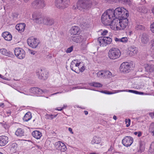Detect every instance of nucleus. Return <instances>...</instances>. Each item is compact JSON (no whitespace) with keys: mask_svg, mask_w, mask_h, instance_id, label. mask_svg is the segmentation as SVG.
Segmentation results:
<instances>
[{"mask_svg":"<svg viewBox=\"0 0 154 154\" xmlns=\"http://www.w3.org/2000/svg\"><path fill=\"white\" fill-rule=\"evenodd\" d=\"M97 41L100 44V46H103L104 45L105 46V41L103 37L99 38Z\"/></svg>","mask_w":154,"mask_h":154,"instance_id":"37","label":"nucleus"},{"mask_svg":"<svg viewBox=\"0 0 154 154\" xmlns=\"http://www.w3.org/2000/svg\"><path fill=\"white\" fill-rule=\"evenodd\" d=\"M122 9H124V10H126L125 8H124L122 7H118L117 8L115 9V10H122Z\"/></svg>","mask_w":154,"mask_h":154,"instance_id":"55","label":"nucleus"},{"mask_svg":"<svg viewBox=\"0 0 154 154\" xmlns=\"http://www.w3.org/2000/svg\"><path fill=\"white\" fill-rule=\"evenodd\" d=\"M55 146L57 149L60 150L61 152H64L67 149L66 146L65 144L60 141L55 143Z\"/></svg>","mask_w":154,"mask_h":154,"instance_id":"11","label":"nucleus"},{"mask_svg":"<svg viewBox=\"0 0 154 154\" xmlns=\"http://www.w3.org/2000/svg\"><path fill=\"white\" fill-rule=\"evenodd\" d=\"M72 40L76 43H80L85 41L86 38L82 35H76L72 37Z\"/></svg>","mask_w":154,"mask_h":154,"instance_id":"14","label":"nucleus"},{"mask_svg":"<svg viewBox=\"0 0 154 154\" xmlns=\"http://www.w3.org/2000/svg\"><path fill=\"white\" fill-rule=\"evenodd\" d=\"M46 72L44 69H40L37 72V75L38 76L39 79L43 80L46 79L47 77V75L46 74Z\"/></svg>","mask_w":154,"mask_h":154,"instance_id":"13","label":"nucleus"},{"mask_svg":"<svg viewBox=\"0 0 154 154\" xmlns=\"http://www.w3.org/2000/svg\"><path fill=\"white\" fill-rule=\"evenodd\" d=\"M73 50V47H71L68 48L66 51V52L67 53H69L71 52Z\"/></svg>","mask_w":154,"mask_h":154,"instance_id":"49","label":"nucleus"},{"mask_svg":"<svg viewBox=\"0 0 154 154\" xmlns=\"http://www.w3.org/2000/svg\"><path fill=\"white\" fill-rule=\"evenodd\" d=\"M28 45L33 48H36L39 43V41L36 38L30 37L27 40Z\"/></svg>","mask_w":154,"mask_h":154,"instance_id":"7","label":"nucleus"},{"mask_svg":"<svg viewBox=\"0 0 154 154\" xmlns=\"http://www.w3.org/2000/svg\"><path fill=\"white\" fill-rule=\"evenodd\" d=\"M8 142V138L5 136H0V146L6 145Z\"/></svg>","mask_w":154,"mask_h":154,"instance_id":"18","label":"nucleus"},{"mask_svg":"<svg viewBox=\"0 0 154 154\" xmlns=\"http://www.w3.org/2000/svg\"><path fill=\"white\" fill-rule=\"evenodd\" d=\"M32 116L31 113L30 112H28L25 114L23 119L24 121L27 122L30 120Z\"/></svg>","mask_w":154,"mask_h":154,"instance_id":"31","label":"nucleus"},{"mask_svg":"<svg viewBox=\"0 0 154 154\" xmlns=\"http://www.w3.org/2000/svg\"><path fill=\"white\" fill-rule=\"evenodd\" d=\"M128 19L121 20L119 26V30H122L125 29L126 26H128Z\"/></svg>","mask_w":154,"mask_h":154,"instance_id":"16","label":"nucleus"},{"mask_svg":"<svg viewBox=\"0 0 154 154\" xmlns=\"http://www.w3.org/2000/svg\"><path fill=\"white\" fill-rule=\"evenodd\" d=\"M146 71L149 73H152L154 71V65L153 64L147 65L145 66Z\"/></svg>","mask_w":154,"mask_h":154,"instance_id":"27","label":"nucleus"},{"mask_svg":"<svg viewBox=\"0 0 154 154\" xmlns=\"http://www.w3.org/2000/svg\"><path fill=\"white\" fill-rule=\"evenodd\" d=\"M150 47L154 50V39H152L151 41Z\"/></svg>","mask_w":154,"mask_h":154,"instance_id":"47","label":"nucleus"},{"mask_svg":"<svg viewBox=\"0 0 154 154\" xmlns=\"http://www.w3.org/2000/svg\"><path fill=\"white\" fill-rule=\"evenodd\" d=\"M130 64L128 62L122 63L120 67L121 71L122 72H129L130 70Z\"/></svg>","mask_w":154,"mask_h":154,"instance_id":"10","label":"nucleus"},{"mask_svg":"<svg viewBox=\"0 0 154 154\" xmlns=\"http://www.w3.org/2000/svg\"><path fill=\"white\" fill-rule=\"evenodd\" d=\"M128 41V38L126 37H123L120 38V42L125 43L126 42Z\"/></svg>","mask_w":154,"mask_h":154,"instance_id":"46","label":"nucleus"},{"mask_svg":"<svg viewBox=\"0 0 154 154\" xmlns=\"http://www.w3.org/2000/svg\"><path fill=\"white\" fill-rule=\"evenodd\" d=\"M2 36L6 40L10 41L12 40V36L9 32H3Z\"/></svg>","mask_w":154,"mask_h":154,"instance_id":"23","label":"nucleus"},{"mask_svg":"<svg viewBox=\"0 0 154 154\" xmlns=\"http://www.w3.org/2000/svg\"><path fill=\"white\" fill-rule=\"evenodd\" d=\"M121 52L119 49L116 48H112L109 51L108 56L111 59L115 60L120 56Z\"/></svg>","mask_w":154,"mask_h":154,"instance_id":"4","label":"nucleus"},{"mask_svg":"<svg viewBox=\"0 0 154 154\" xmlns=\"http://www.w3.org/2000/svg\"><path fill=\"white\" fill-rule=\"evenodd\" d=\"M80 63H77L76 61L75 60L72 61L70 66V67L71 70L76 72H77L76 71L79 69V66Z\"/></svg>","mask_w":154,"mask_h":154,"instance_id":"15","label":"nucleus"},{"mask_svg":"<svg viewBox=\"0 0 154 154\" xmlns=\"http://www.w3.org/2000/svg\"><path fill=\"white\" fill-rule=\"evenodd\" d=\"M68 130L70 132V133H71L72 134L73 133V132L72 131V129L71 128H69Z\"/></svg>","mask_w":154,"mask_h":154,"instance_id":"59","label":"nucleus"},{"mask_svg":"<svg viewBox=\"0 0 154 154\" xmlns=\"http://www.w3.org/2000/svg\"><path fill=\"white\" fill-rule=\"evenodd\" d=\"M134 94H139V92H138V91H135Z\"/></svg>","mask_w":154,"mask_h":154,"instance_id":"63","label":"nucleus"},{"mask_svg":"<svg viewBox=\"0 0 154 154\" xmlns=\"http://www.w3.org/2000/svg\"><path fill=\"white\" fill-rule=\"evenodd\" d=\"M125 124H126V126L128 127L130 125L131 122V120L130 119H126L125 120Z\"/></svg>","mask_w":154,"mask_h":154,"instance_id":"43","label":"nucleus"},{"mask_svg":"<svg viewBox=\"0 0 154 154\" xmlns=\"http://www.w3.org/2000/svg\"><path fill=\"white\" fill-rule=\"evenodd\" d=\"M142 133L141 132H139L138 133L137 136L138 137H140L141 136Z\"/></svg>","mask_w":154,"mask_h":154,"instance_id":"60","label":"nucleus"},{"mask_svg":"<svg viewBox=\"0 0 154 154\" xmlns=\"http://www.w3.org/2000/svg\"><path fill=\"white\" fill-rule=\"evenodd\" d=\"M81 25L82 28L84 29H85L88 26V23H86V22L81 23Z\"/></svg>","mask_w":154,"mask_h":154,"instance_id":"42","label":"nucleus"},{"mask_svg":"<svg viewBox=\"0 0 154 154\" xmlns=\"http://www.w3.org/2000/svg\"><path fill=\"white\" fill-rule=\"evenodd\" d=\"M108 32L107 30H104L102 33V35L103 36L105 35H106Z\"/></svg>","mask_w":154,"mask_h":154,"instance_id":"51","label":"nucleus"},{"mask_svg":"<svg viewBox=\"0 0 154 154\" xmlns=\"http://www.w3.org/2000/svg\"><path fill=\"white\" fill-rule=\"evenodd\" d=\"M116 42H119L120 41V38H115L114 39Z\"/></svg>","mask_w":154,"mask_h":154,"instance_id":"58","label":"nucleus"},{"mask_svg":"<svg viewBox=\"0 0 154 154\" xmlns=\"http://www.w3.org/2000/svg\"><path fill=\"white\" fill-rule=\"evenodd\" d=\"M5 106L4 103H2L0 104V107H1L2 108L4 107Z\"/></svg>","mask_w":154,"mask_h":154,"instance_id":"62","label":"nucleus"},{"mask_svg":"<svg viewBox=\"0 0 154 154\" xmlns=\"http://www.w3.org/2000/svg\"><path fill=\"white\" fill-rule=\"evenodd\" d=\"M104 70L100 71L97 73V77L102 79H104Z\"/></svg>","mask_w":154,"mask_h":154,"instance_id":"36","label":"nucleus"},{"mask_svg":"<svg viewBox=\"0 0 154 154\" xmlns=\"http://www.w3.org/2000/svg\"><path fill=\"white\" fill-rule=\"evenodd\" d=\"M127 90H117V91H115L113 92H111L107 91H100V92L102 93L108 94H115L116 93L120 92H123V91H127Z\"/></svg>","mask_w":154,"mask_h":154,"instance_id":"29","label":"nucleus"},{"mask_svg":"<svg viewBox=\"0 0 154 154\" xmlns=\"http://www.w3.org/2000/svg\"><path fill=\"white\" fill-rule=\"evenodd\" d=\"M140 144V149L139 150H138V152H143L144 149V147L142 143V142L141 141H140L139 143Z\"/></svg>","mask_w":154,"mask_h":154,"instance_id":"40","label":"nucleus"},{"mask_svg":"<svg viewBox=\"0 0 154 154\" xmlns=\"http://www.w3.org/2000/svg\"><path fill=\"white\" fill-rule=\"evenodd\" d=\"M111 11L113 13V17H115L116 18L120 19L121 14L123 13L122 10H113Z\"/></svg>","mask_w":154,"mask_h":154,"instance_id":"21","label":"nucleus"},{"mask_svg":"<svg viewBox=\"0 0 154 154\" xmlns=\"http://www.w3.org/2000/svg\"><path fill=\"white\" fill-rule=\"evenodd\" d=\"M24 131L21 128H18L16 131L15 134L18 136L21 137L24 135Z\"/></svg>","mask_w":154,"mask_h":154,"instance_id":"30","label":"nucleus"},{"mask_svg":"<svg viewBox=\"0 0 154 154\" xmlns=\"http://www.w3.org/2000/svg\"><path fill=\"white\" fill-rule=\"evenodd\" d=\"M46 118L47 119H53V115H46Z\"/></svg>","mask_w":154,"mask_h":154,"instance_id":"50","label":"nucleus"},{"mask_svg":"<svg viewBox=\"0 0 154 154\" xmlns=\"http://www.w3.org/2000/svg\"><path fill=\"white\" fill-rule=\"evenodd\" d=\"M105 41V46L109 44L112 42V39L109 37H103Z\"/></svg>","mask_w":154,"mask_h":154,"instance_id":"33","label":"nucleus"},{"mask_svg":"<svg viewBox=\"0 0 154 154\" xmlns=\"http://www.w3.org/2000/svg\"><path fill=\"white\" fill-rule=\"evenodd\" d=\"M131 4V1L130 0H126V4H128L129 5Z\"/></svg>","mask_w":154,"mask_h":154,"instance_id":"57","label":"nucleus"},{"mask_svg":"<svg viewBox=\"0 0 154 154\" xmlns=\"http://www.w3.org/2000/svg\"><path fill=\"white\" fill-rule=\"evenodd\" d=\"M120 19H118V18L113 19L111 23V26H112L113 27V29L119 30V24L120 22Z\"/></svg>","mask_w":154,"mask_h":154,"instance_id":"12","label":"nucleus"},{"mask_svg":"<svg viewBox=\"0 0 154 154\" xmlns=\"http://www.w3.org/2000/svg\"><path fill=\"white\" fill-rule=\"evenodd\" d=\"M149 151L150 152L152 153L154 152V142L152 143L150 147Z\"/></svg>","mask_w":154,"mask_h":154,"instance_id":"41","label":"nucleus"},{"mask_svg":"<svg viewBox=\"0 0 154 154\" xmlns=\"http://www.w3.org/2000/svg\"><path fill=\"white\" fill-rule=\"evenodd\" d=\"M149 36L148 35L145 33H143L141 37V41L143 44H147L149 41Z\"/></svg>","mask_w":154,"mask_h":154,"instance_id":"22","label":"nucleus"},{"mask_svg":"<svg viewBox=\"0 0 154 154\" xmlns=\"http://www.w3.org/2000/svg\"><path fill=\"white\" fill-rule=\"evenodd\" d=\"M17 144L16 143H13L12 145V147L11 148V150H13V149H14V151H13V152H15L16 150L15 151V150H16L17 148Z\"/></svg>","mask_w":154,"mask_h":154,"instance_id":"45","label":"nucleus"},{"mask_svg":"<svg viewBox=\"0 0 154 154\" xmlns=\"http://www.w3.org/2000/svg\"><path fill=\"white\" fill-rule=\"evenodd\" d=\"M32 135L33 137L37 139H39L42 136L41 133L37 131H33L32 133Z\"/></svg>","mask_w":154,"mask_h":154,"instance_id":"28","label":"nucleus"},{"mask_svg":"<svg viewBox=\"0 0 154 154\" xmlns=\"http://www.w3.org/2000/svg\"><path fill=\"white\" fill-rule=\"evenodd\" d=\"M113 10H106L102 15L101 17L102 23L105 26L111 25L113 19Z\"/></svg>","mask_w":154,"mask_h":154,"instance_id":"1","label":"nucleus"},{"mask_svg":"<svg viewBox=\"0 0 154 154\" xmlns=\"http://www.w3.org/2000/svg\"><path fill=\"white\" fill-rule=\"evenodd\" d=\"M135 29L137 30H143L145 29L144 27L142 25L140 24V23H138L135 26Z\"/></svg>","mask_w":154,"mask_h":154,"instance_id":"38","label":"nucleus"},{"mask_svg":"<svg viewBox=\"0 0 154 154\" xmlns=\"http://www.w3.org/2000/svg\"><path fill=\"white\" fill-rule=\"evenodd\" d=\"M101 140L100 138L96 136L94 137L91 142V143L94 145L95 147L97 148L99 146H96L97 145H98L100 143Z\"/></svg>","mask_w":154,"mask_h":154,"instance_id":"19","label":"nucleus"},{"mask_svg":"<svg viewBox=\"0 0 154 154\" xmlns=\"http://www.w3.org/2000/svg\"><path fill=\"white\" fill-rule=\"evenodd\" d=\"M129 54L130 56H133L137 53V50L136 48L134 46H131L128 48Z\"/></svg>","mask_w":154,"mask_h":154,"instance_id":"26","label":"nucleus"},{"mask_svg":"<svg viewBox=\"0 0 154 154\" xmlns=\"http://www.w3.org/2000/svg\"><path fill=\"white\" fill-rule=\"evenodd\" d=\"M84 112L85 115H87L88 114V112L87 111H84Z\"/></svg>","mask_w":154,"mask_h":154,"instance_id":"64","label":"nucleus"},{"mask_svg":"<svg viewBox=\"0 0 154 154\" xmlns=\"http://www.w3.org/2000/svg\"><path fill=\"white\" fill-rule=\"evenodd\" d=\"M25 26V24L24 23H20L16 25V29L20 32H22L24 31Z\"/></svg>","mask_w":154,"mask_h":154,"instance_id":"25","label":"nucleus"},{"mask_svg":"<svg viewBox=\"0 0 154 154\" xmlns=\"http://www.w3.org/2000/svg\"><path fill=\"white\" fill-rule=\"evenodd\" d=\"M92 5L91 2L89 0H79L77 4L73 6V9H88L91 8Z\"/></svg>","mask_w":154,"mask_h":154,"instance_id":"2","label":"nucleus"},{"mask_svg":"<svg viewBox=\"0 0 154 154\" xmlns=\"http://www.w3.org/2000/svg\"><path fill=\"white\" fill-rule=\"evenodd\" d=\"M104 79L111 78L112 75V73L109 71L104 70Z\"/></svg>","mask_w":154,"mask_h":154,"instance_id":"35","label":"nucleus"},{"mask_svg":"<svg viewBox=\"0 0 154 154\" xmlns=\"http://www.w3.org/2000/svg\"><path fill=\"white\" fill-rule=\"evenodd\" d=\"M117 0H106V1L108 3H111L112 2H116Z\"/></svg>","mask_w":154,"mask_h":154,"instance_id":"52","label":"nucleus"},{"mask_svg":"<svg viewBox=\"0 0 154 154\" xmlns=\"http://www.w3.org/2000/svg\"><path fill=\"white\" fill-rule=\"evenodd\" d=\"M133 142V138L130 136H126L122 140L123 144L127 147L131 146Z\"/></svg>","mask_w":154,"mask_h":154,"instance_id":"9","label":"nucleus"},{"mask_svg":"<svg viewBox=\"0 0 154 154\" xmlns=\"http://www.w3.org/2000/svg\"><path fill=\"white\" fill-rule=\"evenodd\" d=\"M32 17L34 22L36 23L44 24L46 17L43 16L41 13L36 11L32 14Z\"/></svg>","mask_w":154,"mask_h":154,"instance_id":"3","label":"nucleus"},{"mask_svg":"<svg viewBox=\"0 0 154 154\" xmlns=\"http://www.w3.org/2000/svg\"><path fill=\"white\" fill-rule=\"evenodd\" d=\"M45 5L43 0H35L32 4V6L34 9H42L43 8Z\"/></svg>","mask_w":154,"mask_h":154,"instance_id":"6","label":"nucleus"},{"mask_svg":"<svg viewBox=\"0 0 154 154\" xmlns=\"http://www.w3.org/2000/svg\"><path fill=\"white\" fill-rule=\"evenodd\" d=\"M0 52L3 55L9 57L10 55L9 52L7 51L6 49L3 48L0 50Z\"/></svg>","mask_w":154,"mask_h":154,"instance_id":"34","label":"nucleus"},{"mask_svg":"<svg viewBox=\"0 0 154 154\" xmlns=\"http://www.w3.org/2000/svg\"><path fill=\"white\" fill-rule=\"evenodd\" d=\"M69 0H55V5L58 9H64L68 7Z\"/></svg>","mask_w":154,"mask_h":154,"instance_id":"5","label":"nucleus"},{"mask_svg":"<svg viewBox=\"0 0 154 154\" xmlns=\"http://www.w3.org/2000/svg\"><path fill=\"white\" fill-rule=\"evenodd\" d=\"M12 15L14 18H17L18 16V14L16 13H13Z\"/></svg>","mask_w":154,"mask_h":154,"instance_id":"54","label":"nucleus"},{"mask_svg":"<svg viewBox=\"0 0 154 154\" xmlns=\"http://www.w3.org/2000/svg\"><path fill=\"white\" fill-rule=\"evenodd\" d=\"M120 1H121V2L123 4H126V0H119Z\"/></svg>","mask_w":154,"mask_h":154,"instance_id":"56","label":"nucleus"},{"mask_svg":"<svg viewBox=\"0 0 154 154\" xmlns=\"http://www.w3.org/2000/svg\"><path fill=\"white\" fill-rule=\"evenodd\" d=\"M54 23V20L52 18L48 17H45L44 22V25L51 26Z\"/></svg>","mask_w":154,"mask_h":154,"instance_id":"20","label":"nucleus"},{"mask_svg":"<svg viewBox=\"0 0 154 154\" xmlns=\"http://www.w3.org/2000/svg\"><path fill=\"white\" fill-rule=\"evenodd\" d=\"M91 85L94 87L98 88L101 87L103 86V85L101 84L95 82H93L91 83Z\"/></svg>","mask_w":154,"mask_h":154,"instance_id":"39","label":"nucleus"},{"mask_svg":"<svg viewBox=\"0 0 154 154\" xmlns=\"http://www.w3.org/2000/svg\"><path fill=\"white\" fill-rule=\"evenodd\" d=\"M81 32V30L77 26H72L70 30V33L71 34H79Z\"/></svg>","mask_w":154,"mask_h":154,"instance_id":"17","label":"nucleus"},{"mask_svg":"<svg viewBox=\"0 0 154 154\" xmlns=\"http://www.w3.org/2000/svg\"><path fill=\"white\" fill-rule=\"evenodd\" d=\"M14 52L15 55L20 59H23L25 57V53L24 51L20 48H15Z\"/></svg>","mask_w":154,"mask_h":154,"instance_id":"8","label":"nucleus"},{"mask_svg":"<svg viewBox=\"0 0 154 154\" xmlns=\"http://www.w3.org/2000/svg\"><path fill=\"white\" fill-rule=\"evenodd\" d=\"M150 28L152 32L153 33H154V22H153L152 24H151L150 26Z\"/></svg>","mask_w":154,"mask_h":154,"instance_id":"48","label":"nucleus"},{"mask_svg":"<svg viewBox=\"0 0 154 154\" xmlns=\"http://www.w3.org/2000/svg\"><path fill=\"white\" fill-rule=\"evenodd\" d=\"M30 91L31 93L38 94H42L44 92L42 90L37 87L31 88Z\"/></svg>","mask_w":154,"mask_h":154,"instance_id":"24","label":"nucleus"},{"mask_svg":"<svg viewBox=\"0 0 154 154\" xmlns=\"http://www.w3.org/2000/svg\"><path fill=\"white\" fill-rule=\"evenodd\" d=\"M151 131L154 135V123H152L150 125Z\"/></svg>","mask_w":154,"mask_h":154,"instance_id":"44","label":"nucleus"},{"mask_svg":"<svg viewBox=\"0 0 154 154\" xmlns=\"http://www.w3.org/2000/svg\"><path fill=\"white\" fill-rule=\"evenodd\" d=\"M80 71L81 72H83L85 70V68L84 66H82L80 69H79Z\"/></svg>","mask_w":154,"mask_h":154,"instance_id":"53","label":"nucleus"},{"mask_svg":"<svg viewBox=\"0 0 154 154\" xmlns=\"http://www.w3.org/2000/svg\"><path fill=\"white\" fill-rule=\"evenodd\" d=\"M128 92L134 93L135 91L134 90H128Z\"/></svg>","mask_w":154,"mask_h":154,"instance_id":"61","label":"nucleus"},{"mask_svg":"<svg viewBox=\"0 0 154 154\" xmlns=\"http://www.w3.org/2000/svg\"><path fill=\"white\" fill-rule=\"evenodd\" d=\"M129 13L128 10H126L125 11L123 12V13L121 14V17L120 20H125L127 19V17L129 16Z\"/></svg>","mask_w":154,"mask_h":154,"instance_id":"32","label":"nucleus"}]
</instances>
